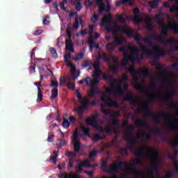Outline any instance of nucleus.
<instances>
[{
    "instance_id": "79ce46f5",
    "label": "nucleus",
    "mask_w": 178,
    "mask_h": 178,
    "mask_svg": "<svg viewBox=\"0 0 178 178\" xmlns=\"http://www.w3.org/2000/svg\"><path fill=\"white\" fill-rule=\"evenodd\" d=\"M103 80L108 81V83H112V80H113V75H111L109 74H104Z\"/></svg>"
},
{
    "instance_id": "7ed1b4c3",
    "label": "nucleus",
    "mask_w": 178,
    "mask_h": 178,
    "mask_svg": "<svg viewBox=\"0 0 178 178\" xmlns=\"http://www.w3.org/2000/svg\"><path fill=\"white\" fill-rule=\"evenodd\" d=\"M169 84L171 87V90L168 91V95L165 96H162L161 93L154 94L150 98L148 99L147 102L149 103L154 102L156 99H162L164 102L167 103V106L171 108L172 109H176L177 108V103L173 102V99H171L170 97H175L176 95V92L175 91V85L172 82L169 81H163L162 86H166Z\"/></svg>"
},
{
    "instance_id": "f3484780",
    "label": "nucleus",
    "mask_w": 178,
    "mask_h": 178,
    "mask_svg": "<svg viewBox=\"0 0 178 178\" xmlns=\"http://www.w3.org/2000/svg\"><path fill=\"white\" fill-rule=\"evenodd\" d=\"M102 74H104L102 70L99 69L95 70V74L93 75V79L90 77L91 86H92L93 87H97L99 84V77H101Z\"/></svg>"
},
{
    "instance_id": "2eb2a0df",
    "label": "nucleus",
    "mask_w": 178,
    "mask_h": 178,
    "mask_svg": "<svg viewBox=\"0 0 178 178\" xmlns=\"http://www.w3.org/2000/svg\"><path fill=\"white\" fill-rule=\"evenodd\" d=\"M135 156H137L138 159L134 160V159H131L129 161V163L131 166H136V165H141L143 163V159H144V151L138 150L135 152Z\"/></svg>"
},
{
    "instance_id": "f03ea898",
    "label": "nucleus",
    "mask_w": 178,
    "mask_h": 178,
    "mask_svg": "<svg viewBox=\"0 0 178 178\" xmlns=\"http://www.w3.org/2000/svg\"><path fill=\"white\" fill-rule=\"evenodd\" d=\"M161 26H162V29H161V34L162 36L156 33H153L149 36V38H152V40H155L156 41H159L160 44H165V45H170V47H171L168 50V52L170 54L177 52L178 45L176 44H177V39H176V38H170V39L167 40L165 42L163 40V38H165V37L168 35V30H175L174 24H171L169 26H168L163 23L161 24Z\"/></svg>"
},
{
    "instance_id": "473e14b6",
    "label": "nucleus",
    "mask_w": 178,
    "mask_h": 178,
    "mask_svg": "<svg viewBox=\"0 0 178 178\" xmlns=\"http://www.w3.org/2000/svg\"><path fill=\"white\" fill-rule=\"evenodd\" d=\"M88 42L89 44V48H90V52H92V51H94V48H96V49H99V44H96L95 42H94V40L92 39V38H90Z\"/></svg>"
},
{
    "instance_id": "774afa93",
    "label": "nucleus",
    "mask_w": 178,
    "mask_h": 178,
    "mask_svg": "<svg viewBox=\"0 0 178 178\" xmlns=\"http://www.w3.org/2000/svg\"><path fill=\"white\" fill-rule=\"evenodd\" d=\"M127 170L133 175H138V171H137L136 168H128Z\"/></svg>"
},
{
    "instance_id": "6e6552de",
    "label": "nucleus",
    "mask_w": 178,
    "mask_h": 178,
    "mask_svg": "<svg viewBox=\"0 0 178 178\" xmlns=\"http://www.w3.org/2000/svg\"><path fill=\"white\" fill-rule=\"evenodd\" d=\"M140 49L142 52H143V55H145L146 56H152L154 60H158L159 58L166 56V51L165 50H162L160 54H158L156 51L148 49L147 45L140 46Z\"/></svg>"
},
{
    "instance_id": "ddd939ff",
    "label": "nucleus",
    "mask_w": 178,
    "mask_h": 178,
    "mask_svg": "<svg viewBox=\"0 0 178 178\" xmlns=\"http://www.w3.org/2000/svg\"><path fill=\"white\" fill-rule=\"evenodd\" d=\"M75 95H76V97L79 99L82 109H88V106H90V99H88L87 97H83L79 90H76Z\"/></svg>"
},
{
    "instance_id": "052dcab7",
    "label": "nucleus",
    "mask_w": 178,
    "mask_h": 178,
    "mask_svg": "<svg viewBox=\"0 0 178 178\" xmlns=\"http://www.w3.org/2000/svg\"><path fill=\"white\" fill-rule=\"evenodd\" d=\"M65 156H72L73 158H76V156H77V152L67 151L65 153Z\"/></svg>"
},
{
    "instance_id": "39448f33",
    "label": "nucleus",
    "mask_w": 178,
    "mask_h": 178,
    "mask_svg": "<svg viewBox=\"0 0 178 178\" xmlns=\"http://www.w3.org/2000/svg\"><path fill=\"white\" fill-rule=\"evenodd\" d=\"M106 31L107 33H112L113 35H118V33L122 31L124 34H126L127 37H133V31L131 29L116 24L113 27L110 25L106 26Z\"/></svg>"
},
{
    "instance_id": "e433bc0d",
    "label": "nucleus",
    "mask_w": 178,
    "mask_h": 178,
    "mask_svg": "<svg viewBox=\"0 0 178 178\" xmlns=\"http://www.w3.org/2000/svg\"><path fill=\"white\" fill-rule=\"evenodd\" d=\"M105 138H106V136L104 135L103 136H101L99 134H96L93 136L92 141H94V143H98L99 140H105Z\"/></svg>"
},
{
    "instance_id": "9d476101",
    "label": "nucleus",
    "mask_w": 178,
    "mask_h": 178,
    "mask_svg": "<svg viewBox=\"0 0 178 178\" xmlns=\"http://www.w3.org/2000/svg\"><path fill=\"white\" fill-rule=\"evenodd\" d=\"M138 52L140 49L137 47L134 46L131 48V54L129 55V51H127V57L130 60L131 63H136V62H140V56H138Z\"/></svg>"
},
{
    "instance_id": "864d4df0",
    "label": "nucleus",
    "mask_w": 178,
    "mask_h": 178,
    "mask_svg": "<svg viewBox=\"0 0 178 178\" xmlns=\"http://www.w3.org/2000/svg\"><path fill=\"white\" fill-rule=\"evenodd\" d=\"M58 89L57 88L51 90V99H55V98H56V97H58Z\"/></svg>"
},
{
    "instance_id": "0eeeda50",
    "label": "nucleus",
    "mask_w": 178,
    "mask_h": 178,
    "mask_svg": "<svg viewBox=\"0 0 178 178\" xmlns=\"http://www.w3.org/2000/svg\"><path fill=\"white\" fill-rule=\"evenodd\" d=\"M127 71L129 72L131 77L135 81H138L139 78L138 77L137 74L140 76V77H143V79H147L148 74H149L150 72L148 69H143L140 70H136V67L130 66Z\"/></svg>"
},
{
    "instance_id": "09e8293b",
    "label": "nucleus",
    "mask_w": 178,
    "mask_h": 178,
    "mask_svg": "<svg viewBox=\"0 0 178 178\" xmlns=\"http://www.w3.org/2000/svg\"><path fill=\"white\" fill-rule=\"evenodd\" d=\"M63 83H65L67 84V87L70 90H74V88H76L74 83H71V82H67V80H66V79H63Z\"/></svg>"
},
{
    "instance_id": "a19ab883",
    "label": "nucleus",
    "mask_w": 178,
    "mask_h": 178,
    "mask_svg": "<svg viewBox=\"0 0 178 178\" xmlns=\"http://www.w3.org/2000/svg\"><path fill=\"white\" fill-rule=\"evenodd\" d=\"M113 43L114 44V45L115 47L122 45V44H123V39H122V38L115 37V38H114V40H113Z\"/></svg>"
},
{
    "instance_id": "3c124183",
    "label": "nucleus",
    "mask_w": 178,
    "mask_h": 178,
    "mask_svg": "<svg viewBox=\"0 0 178 178\" xmlns=\"http://www.w3.org/2000/svg\"><path fill=\"white\" fill-rule=\"evenodd\" d=\"M92 126V127H94V129H95V130L97 131H98L99 133H104V128L99 125H98V123L97 124H95L93 125H91Z\"/></svg>"
},
{
    "instance_id": "bf43d9fd",
    "label": "nucleus",
    "mask_w": 178,
    "mask_h": 178,
    "mask_svg": "<svg viewBox=\"0 0 178 178\" xmlns=\"http://www.w3.org/2000/svg\"><path fill=\"white\" fill-rule=\"evenodd\" d=\"M130 0H120L118 1L115 3V6H120V5H126V3H129Z\"/></svg>"
},
{
    "instance_id": "a878e982",
    "label": "nucleus",
    "mask_w": 178,
    "mask_h": 178,
    "mask_svg": "<svg viewBox=\"0 0 178 178\" xmlns=\"http://www.w3.org/2000/svg\"><path fill=\"white\" fill-rule=\"evenodd\" d=\"M99 114L96 113L92 117L86 119L87 124H88L89 126H92L94 124H97V120L99 119Z\"/></svg>"
},
{
    "instance_id": "338daca9",
    "label": "nucleus",
    "mask_w": 178,
    "mask_h": 178,
    "mask_svg": "<svg viewBox=\"0 0 178 178\" xmlns=\"http://www.w3.org/2000/svg\"><path fill=\"white\" fill-rule=\"evenodd\" d=\"M63 127L64 129H69L70 127V122H69V120L65 119L64 122H63Z\"/></svg>"
},
{
    "instance_id": "4be33fe9",
    "label": "nucleus",
    "mask_w": 178,
    "mask_h": 178,
    "mask_svg": "<svg viewBox=\"0 0 178 178\" xmlns=\"http://www.w3.org/2000/svg\"><path fill=\"white\" fill-rule=\"evenodd\" d=\"M102 112L106 115V116H110L111 118H120L121 116L120 111H115V113H112V111L107 110L106 108H102Z\"/></svg>"
},
{
    "instance_id": "a18cd8bd",
    "label": "nucleus",
    "mask_w": 178,
    "mask_h": 178,
    "mask_svg": "<svg viewBox=\"0 0 178 178\" xmlns=\"http://www.w3.org/2000/svg\"><path fill=\"white\" fill-rule=\"evenodd\" d=\"M53 154L54 156L50 158V161H51V162L55 165L56 162H58V156H59V154L56 151L53 152Z\"/></svg>"
},
{
    "instance_id": "6e6d98bb",
    "label": "nucleus",
    "mask_w": 178,
    "mask_h": 178,
    "mask_svg": "<svg viewBox=\"0 0 178 178\" xmlns=\"http://www.w3.org/2000/svg\"><path fill=\"white\" fill-rule=\"evenodd\" d=\"M110 70L111 72H113L115 74H118L119 73V67L116 66L115 65H113L111 67H110Z\"/></svg>"
},
{
    "instance_id": "de8ad7c7",
    "label": "nucleus",
    "mask_w": 178,
    "mask_h": 178,
    "mask_svg": "<svg viewBox=\"0 0 178 178\" xmlns=\"http://www.w3.org/2000/svg\"><path fill=\"white\" fill-rule=\"evenodd\" d=\"M158 2H159V0H153L149 1V5L152 9H156V8L158 6Z\"/></svg>"
},
{
    "instance_id": "c85d7f7f",
    "label": "nucleus",
    "mask_w": 178,
    "mask_h": 178,
    "mask_svg": "<svg viewBox=\"0 0 178 178\" xmlns=\"http://www.w3.org/2000/svg\"><path fill=\"white\" fill-rule=\"evenodd\" d=\"M65 49L70 52H74V44L72 42V39H67L65 40Z\"/></svg>"
},
{
    "instance_id": "13d9d810",
    "label": "nucleus",
    "mask_w": 178,
    "mask_h": 178,
    "mask_svg": "<svg viewBox=\"0 0 178 178\" xmlns=\"http://www.w3.org/2000/svg\"><path fill=\"white\" fill-rule=\"evenodd\" d=\"M84 58V54L83 53H79L76 55V56L73 58L74 60L77 62V60H81V59H83Z\"/></svg>"
},
{
    "instance_id": "393cba45",
    "label": "nucleus",
    "mask_w": 178,
    "mask_h": 178,
    "mask_svg": "<svg viewBox=\"0 0 178 178\" xmlns=\"http://www.w3.org/2000/svg\"><path fill=\"white\" fill-rule=\"evenodd\" d=\"M111 23H113V19L112 18V15L108 14V16H106L105 18L102 19V22L100 23V27H104L105 24H109Z\"/></svg>"
},
{
    "instance_id": "bb28decb",
    "label": "nucleus",
    "mask_w": 178,
    "mask_h": 178,
    "mask_svg": "<svg viewBox=\"0 0 178 178\" xmlns=\"http://www.w3.org/2000/svg\"><path fill=\"white\" fill-rule=\"evenodd\" d=\"M118 84V79H113H113L111 81V85H110V88H106L105 91L107 94H112V91L113 90H115V88H116V85Z\"/></svg>"
},
{
    "instance_id": "603ef678",
    "label": "nucleus",
    "mask_w": 178,
    "mask_h": 178,
    "mask_svg": "<svg viewBox=\"0 0 178 178\" xmlns=\"http://www.w3.org/2000/svg\"><path fill=\"white\" fill-rule=\"evenodd\" d=\"M177 154H178V149H175L174 154L168 155L169 159H170V161H175L176 158H177Z\"/></svg>"
},
{
    "instance_id": "c9c22d12",
    "label": "nucleus",
    "mask_w": 178,
    "mask_h": 178,
    "mask_svg": "<svg viewBox=\"0 0 178 178\" xmlns=\"http://www.w3.org/2000/svg\"><path fill=\"white\" fill-rule=\"evenodd\" d=\"M116 49V46L113 42H109L106 45V50L107 52H111V51H115Z\"/></svg>"
},
{
    "instance_id": "2f4dec72",
    "label": "nucleus",
    "mask_w": 178,
    "mask_h": 178,
    "mask_svg": "<svg viewBox=\"0 0 178 178\" xmlns=\"http://www.w3.org/2000/svg\"><path fill=\"white\" fill-rule=\"evenodd\" d=\"M145 22L146 23V29L149 31H152L154 30V25H152V19H151V17H147L145 19Z\"/></svg>"
},
{
    "instance_id": "c756f323",
    "label": "nucleus",
    "mask_w": 178,
    "mask_h": 178,
    "mask_svg": "<svg viewBox=\"0 0 178 178\" xmlns=\"http://www.w3.org/2000/svg\"><path fill=\"white\" fill-rule=\"evenodd\" d=\"M90 87H92V89L90 92V93L88 94V97L90 98H92V97H94V95H97V94L99 95V94H102V91L99 90L97 88V86H93L92 85H89Z\"/></svg>"
},
{
    "instance_id": "f257e3e1",
    "label": "nucleus",
    "mask_w": 178,
    "mask_h": 178,
    "mask_svg": "<svg viewBox=\"0 0 178 178\" xmlns=\"http://www.w3.org/2000/svg\"><path fill=\"white\" fill-rule=\"evenodd\" d=\"M137 112L138 113H143L145 116H152L153 117V120L156 123H161V120H162V118L165 122L170 123V120H172V123L171 126L169 127L170 130L178 131V113L175 115L168 114L165 113V111H161L159 114H155L152 113L148 104H145L141 109L138 108Z\"/></svg>"
},
{
    "instance_id": "4468645a",
    "label": "nucleus",
    "mask_w": 178,
    "mask_h": 178,
    "mask_svg": "<svg viewBox=\"0 0 178 178\" xmlns=\"http://www.w3.org/2000/svg\"><path fill=\"white\" fill-rule=\"evenodd\" d=\"M75 95H76V97L79 99L82 109H88V106H90V99H88L87 97H83L79 90H76Z\"/></svg>"
},
{
    "instance_id": "6ab92c4d",
    "label": "nucleus",
    "mask_w": 178,
    "mask_h": 178,
    "mask_svg": "<svg viewBox=\"0 0 178 178\" xmlns=\"http://www.w3.org/2000/svg\"><path fill=\"white\" fill-rule=\"evenodd\" d=\"M119 51L122 52L124 56V60L121 61L122 66H127V63L130 62V60L127 57V49H126V47H122L120 48Z\"/></svg>"
},
{
    "instance_id": "69168bd1",
    "label": "nucleus",
    "mask_w": 178,
    "mask_h": 178,
    "mask_svg": "<svg viewBox=\"0 0 178 178\" xmlns=\"http://www.w3.org/2000/svg\"><path fill=\"white\" fill-rule=\"evenodd\" d=\"M85 6L88 8H91V6L92 5H94V2L91 0H86L85 1Z\"/></svg>"
},
{
    "instance_id": "aec40b11",
    "label": "nucleus",
    "mask_w": 178,
    "mask_h": 178,
    "mask_svg": "<svg viewBox=\"0 0 178 178\" xmlns=\"http://www.w3.org/2000/svg\"><path fill=\"white\" fill-rule=\"evenodd\" d=\"M124 101H127L128 102H130V104H132V105H137L140 99L134 97L133 92H131L124 98Z\"/></svg>"
},
{
    "instance_id": "7c9ffc66",
    "label": "nucleus",
    "mask_w": 178,
    "mask_h": 178,
    "mask_svg": "<svg viewBox=\"0 0 178 178\" xmlns=\"http://www.w3.org/2000/svg\"><path fill=\"white\" fill-rule=\"evenodd\" d=\"M81 26L83 27V17L81 16L76 15L75 17V22L73 24V29H76V30H77V29H79V27Z\"/></svg>"
},
{
    "instance_id": "b1692460",
    "label": "nucleus",
    "mask_w": 178,
    "mask_h": 178,
    "mask_svg": "<svg viewBox=\"0 0 178 178\" xmlns=\"http://www.w3.org/2000/svg\"><path fill=\"white\" fill-rule=\"evenodd\" d=\"M134 13L135 15L133 17V20L134 23H136V24H140L141 22H143V19H141V17H140V15H138V13H140V8H134Z\"/></svg>"
},
{
    "instance_id": "dca6fc26",
    "label": "nucleus",
    "mask_w": 178,
    "mask_h": 178,
    "mask_svg": "<svg viewBox=\"0 0 178 178\" xmlns=\"http://www.w3.org/2000/svg\"><path fill=\"white\" fill-rule=\"evenodd\" d=\"M131 30L133 31V36H128L129 38H134L135 41H137V42L144 41V42L148 44V47H154V42H152L149 38H141V35L140 33L134 35V30Z\"/></svg>"
},
{
    "instance_id": "1a4fd4ad",
    "label": "nucleus",
    "mask_w": 178,
    "mask_h": 178,
    "mask_svg": "<svg viewBox=\"0 0 178 178\" xmlns=\"http://www.w3.org/2000/svg\"><path fill=\"white\" fill-rule=\"evenodd\" d=\"M108 124H110V126H113V129H112V127H108L104 129V132L106 133V134H112L113 131L115 134H118V128L120 127V126L119 124V120L111 118L110 120V122H108Z\"/></svg>"
},
{
    "instance_id": "412c9836",
    "label": "nucleus",
    "mask_w": 178,
    "mask_h": 178,
    "mask_svg": "<svg viewBox=\"0 0 178 178\" xmlns=\"http://www.w3.org/2000/svg\"><path fill=\"white\" fill-rule=\"evenodd\" d=\"M112 93L116 94L118 97H123V95H124V90L123 88H122V85L117 83V86L115 89H113Z\"/></svg>"
},
{
    "instance_id": "9b49d317",
    "label": "nucleus",
    "mask_w": 178,
    "mask_h": 178,
    "mask_svg": "<svg viewBox=\"0 0 178 178\" xmlns=\"http://www.w3.org/2000/svg\"><path fill=\"white\" fill-rule=\"evenodd\" d=\"M129 132L124 136L125 141H127L128 144H131L132 145H136L137 139L133 136V131H134V127L133 125H129L128 127Z\"/></svg>"
},
{
    "instance_id": "f704fd0d",
    "label": "nucleus",
    "mask_w": 178,
    "mask_h": 178,
    "mask_svg": "<svg viewBox=\"0 0 178 178\" xmlns=\"http://www.w3.org/2000/svg\"><path fill=\"white\" fill-rule=\"evenodd\" d=\"M80 129L83 132V134L85 137H91V135H90V128L86 127L84 126H81Z\"/></svg>"
},
{
    "instance_id": "5fc2aeb1",
    "label": "nucleus",
    "mask_w": 178,
    "mask_h": 178,
    "mask_svg": "<svg viewBox=\"0 0 178 178\" xmlns=\"http://www.w3.org/2000/svg\"><path fill=\"white\" fill-rule=\"evenodd\" d=\"M98 19H99V16L97 14H94L90 18V22L93 23V24H95V23L98 22Z\"/></svg>"
},
{
    "instance_id": "e2e57ef3",
    "label": "nucleus",
    "mask_w": 178,
    "mask_h": 178,
    "mask_svg": "<svg viewBox=\"0 0 178 178\" xmlns=\"http://www.w3.org/2000/svg\"><path fill=\"white\" fill-rule=\"evenodd\" d=\"M38 99H39V102H41L42 101V90H41V88H38Z\"/></svg>"
},
{
    "instance_id": "8fccbe9b",
    "label": "nucleus",
    "mask_w": 178,
    "mask_h": 178,
    "mask_svg": "<svg viewBox=\"0 0 178 178\" xmlns=\"http://www.w3.org/2000/svg\"><path fill=\"white\" fill-rule=\"evenodd\" d=\"M86 109L81 108V107H75L74 111L77 115H79V116H81L84 113V111Z\"/></svg>"
},
{
    "instance_id": "5701e85b",
    "label": "nucleus",
    "mask_w": 178,
    "mask_h": 178,
    "mask_svg": "<svg viewBox=\"0 0 178 178\" xmlns=\"http://www.w3.org/2000/svg\"><path fill=\"white\" fill-rule=\"evenodd\" d=\"M135 125L137 127H147V129H149V124L148 122L140 118H136L135 120Z\"/></svg>"
},
{
    "instance_id": "37998d69",
    "label": "nucleus",
    "mask_w": 178,
    "mask_h": 178,
    "mask_svg": "<svg viewBox=\"0 0 178 178\" xmlns=\"http://www.w3.org/2000/svg\"><path fill=\"white\" fill-rule=\"evenodd\" d=\"M84 166H86V161H82L75 168V169L76 172H78L79 173H81V172H83V168H84Z\"/></svg>"
},
{
    "instance_id": "ea45409f",
    "label": "nucleus",
    "mask_w": 178,
    "mask_h": 178,
    "mask_svg": "<svg viewBox=\"0 0 178 178\" xmlns=\"http://www.w3.org/2000/svg\"><path fill=\"white\" fill-rule=\"evenodd\" d=\"M86 82V86H91V77L87 76L83 79H81L79 81V84H84Z\"/></svg>"
},
{
    "instance_id": "680f3d73",
    "label": "nucleus",
    "mask_w": 178,
    "mask_h": 178,
    "mask_svg": "<svg viewBox=\"0 0 178 178\" xmlns=\"http://www.w3.org/2000/svg\"><path fill=\"white\" fill-rule=\"evenodd\" d=\"M91 65H92V62L90 60H86L82 64V67L86 68V67H88L89 66H91Z\"/></svg>"
},
{
    "instance_id": "58836bf2",
    "label": "nucleus",
    "mask_w": 178,
    "mask_h": 178,
    "mask_svg": "<svg viewBox=\"0 0 178 178\" xmlns=\"http://www.w3.org/2000/svg\"><path fill=\"white\" fill-rule=\"evenodd\" d=\"M134 88H136V90H137L138 91H140V92H147V88L141 86V85H138L135 83L134 85Z\"/></svg>"
},
{
    "instance_id": "20e7f679",
    "label": "nucleus",
    "mask_w": 178,
    "mask_h": 178,
    "mask_svg": "<svg viewBox=\"0 0 178 178\" xmlns=\"http://www.w3.org/2000/svg\"><path fill=\"white\" fill-rule=\"evenodd\" d=\"M123 166H126V162L121 161L118 163L111 165L109 167L108 166V161L102 160L101 164L102 170H103V172H106L107 173H116V172L120 170Z\"/></svg>"
},
{
    "instance_id": "c03bdc74",
    "label": "nucleus",
    "mask_w": 178,
    "mask_h": 178,
    "mask_svg": "<svg viewBox=\"0 0 178 178\" xmlns=\"http://www.w3.org/2000/svg\"><path fill=\"white\" fill-rule=\"evenodd\" d=\"M76 1H78V2H76V1H74L73 2V5L76 6H75L76 10H77L78 12H80L81 10V8H83V6L81 5V0H76Z\"/></svg>"
},
{
    "instance_id": "a211bd4d",
    "label": "nucleus",
    "mask_w": 178,
    "mask_h": 178,
    "mask_svg": "<svg viewBox=\"0 0 178 178\" xmlns=\"http://www.w3.org/2000/svg\"><path fill=\"white\" fill-rule=\"evenodd\" d=\"M96 5L99 7V15H103L104 12H111V9H112L111 4H107L106 6L102 0H97Z\"/></svg>"
},
{
    "instance_id": "423d86ee",
    "label": "nucleus",
    "mask_w": 178,
    "mask_h": 178,
    "mask_svg": "<svg viewBox=\"0 0 178 178\" xmlns=\"http://www.w3.org/2000/svg\"><path fill=\"white\" fill-rule=\"evenodd\" d=\"M143 149H147L149 151V156L152 158L153 163L152 166V170L153 172H156V173L159 172V168H158V162L159 159V154L158 153V150L151 149L147 146L143 147Z\"/></svg>"
},
{
    "instance_id": "cd10ccee",
    "label": "nucleus",
    "mask_w": 178,
    "mask_h": 178,
    "mask_svg": "<svg viewBox=\"0 0 178 178\" xmlns=\"http://www.w3.org/2000/svg\"><path fill=\"white\" fill-rule=\"evenodd\" d=\"M129 145H130L127 146V148H118L119 152L121 154V155H126V156H129V152L127 151H129V149H133V148H134V145H136L132 144Z\"/></svg>"
},
{
    "instance_id": "f8f14e48",
    "label": "nucleus",
    "mask_w": 178,
    "mask_h": 178,
    "mask_svg": "<svg viewBox=\"0 0 178 178\" xmlns=\"http://www.w3.org/2000/svg\"><path fill=\"white\" fill-rule=\"evenodd\" d=\"M75 95H76V97L79 99L82 109H88V106H90V99H88L87 97H83L79 90H76Z\"/></svg>"
},
{
    "instance_id": "72a5a7b5",
    "label": "nucleus",
    "mask_w": 178,
    "mask_h": 178,
    "mask_svg": "<svg viewBox=\"0 0 178 178\" xmlns=\"http://www.w3.org/2000/svg\"><path fill=\"white\" fill-rule=\"evenodd\" d=\"M73 143L74 152L76 153L79 152L80 148H81V142L80 140H75Z\"/></svg>"
},
{
    "instance_id": "0e129e2a",
    "label": "nucleus",
    "mask_w": 178,
    "mask_h": 178,
    "mask_svg": "<svg viewBox=\"0 0 178 178\" xmlns=\"http://www.w3.org/2000/svg\"><path fill=\"white\" fill-rule=\"evenodd\" d=\"M49 51L53 56V58H58V53L56 52V50L54 47H51L49 49Z\"/></svg>"
},
{
    "instance_id": "4d7b16f0",
    "label": "nucleus",
    "mask_w": 178,
    "mask_h": 178,
    "mask_svg": "<svg viewBox=\"0 0 178 178\" xmlns=\"http://www.w3.org/2000/svg\"><path fill=\"white\" fill-rule=\"evenodd\" d=\"M117 19H118V20H120V23H126V22H127V18H124L123 17V14L117 15Z\"/></svg>"
},
{
    "instance_id": "4c0bfd02",
    "label": "nucleus",
    "mask_w": 178,
    "mask_h": 178,
    "mask_svg": "<svg viewBox=\"0 0 178 178\" xmlns=\"http://www.w3.org/2000/svg\"><path fill=\"white\" fill-rule=\"evenodd\" d=\"M100 100L102 102H104V104L106 105H107V104H109V102H112V99L111 98H108V95L103 94L101 97H100Z\"/></svg>"
},
{
    "instance_id": "49530a36",
    "label": "nucleus",
    "mask_w": 178,
    "mask_h": 178,
    "mask_svg": "<svg viewBox=\"0 0 178 178\" xmlns=\"http://www.w3.org/2000/svg\"><path fill=\"white\" fill-rule=\"evenodd\" d=\"M106 106H108V108H119V104H118V102H113L111 99V102H108Z\"/></svg>"
}]
</instances>
